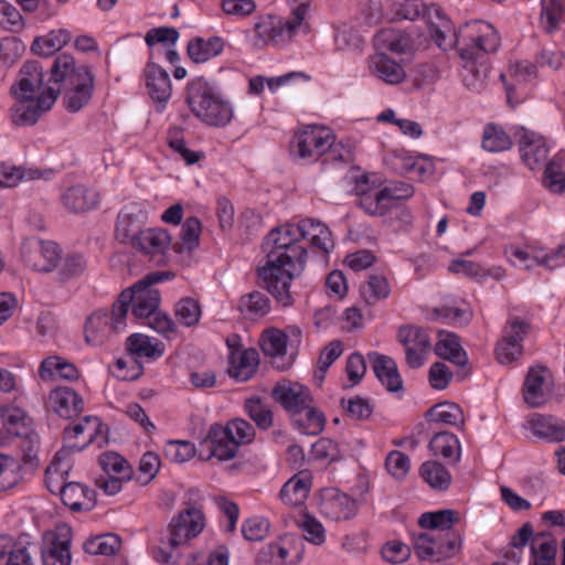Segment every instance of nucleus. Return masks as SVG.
Here are the masks:
<instances>
[{
  "label": "nucleus",
  "mask_w": 565,
  "mask_h": 565,
  "mask_svg": "<svg viewBox=\"0 0 565 565\" xmlns=\"http://www.w3.org/2000/svg\"><path fill=\"white\" fill-rule=\"evenodd\" d=\"M303 239H308L311 246L324 254L334 247L330 230L310 217L271 230L263 243L266 263L257 269L258 286L266 289L284 308L294 305L291 282L306 267L308 253L301 244Z\"/></svg>",
  "instance_id": "nucleus-1"
},
{
  "label": "nucleus",
  "mask_w": 565,
  "mask_h": 565,
  "mask_svg": "<svg viewBox=\"0 0 565 565\" xmlns=\"http://www.w3.org/2000/svg\"><path fill=\"white\" fill-rule=\"evenodd\" d=\"M50 83L36 98L13 96L14 104L10 108L11 121L19 127L33 126L39 118L50 110L62 90L64 106L71 113L82 109L90 99L94 89V77L85 65H75L72 55H58L52 66Z\"/></svg>",
  "instance_id": "nucleus-2"
},
{
  "label": "nucleus",
  "mask_w": 565,
  "mask_h": 565,
  "mask_svg": "<svg viewBox=\"0 0 565 565\" xmlns=\"http://www.w3.org/2000/svg\"><path fill=\"white\" fill-rule=\"evenodd\" d=\"M457 51L465 62L461 78L465 87L480 93L487 85L490 66L486 55L495 53L501 44L498 31L488 22H467L456 38Z\"/></svg>",
  "instance_id": "nucleus-3"
},
{
  "label": "nucleus",
  "mask_w": 565,
  "mask_h": 565,
  "mask_svg": "<svg viewBox=\"0 0 565 565\" xmlns=\"http://www.w3.org/2000/svg\"><path fill=\"white\" fill-rule=\"evenodd\" d=\"M167 273H150L131 287L121 291L118 300L113 305V328L119 332L126 328V316L131 305V312L137 319H151L160 306V291L153 287L163 281Z\"/></svg>",
  "instance_id": "nucleus-4"
},
{
  "label": "nucleus",
  "mask_w": 565,
  "mask_h": 565,
  "mask_svg": "<svg viewBox=\"0 0 565 565\" xmlns=\"http://www.w3.org/2000/svg\"><path fill=\"white\" fill-rule=\"evenodd\" d=\"M292 152L300 159L313 162L322 158V163H349L353 160L351 143L335 142V136L328 128L308 126L297 132L291 142Z\"/></svg>",
  "instance_id": "nucleus-5"
},
{
  "label": "nucleus",
  "mask_w": 565,
  "mask_h": 565,
  "mask_svg": "<svg viewBox=\"0 0 565 565\" xmlns=\"http://www.w3.org/2000/svg\"><path fill=\"white\" fill-rule=\"evenodd\" d=\"M255 435L254 426L243 418H234L226 425L214 424L200 444L199 456L202 460L213 457L220 461L231 460L239 446L250 444Z\"/></svg>",
  "instance_id": "nucleus-6"
},
{
  "label": "nucleus",
  "mask_w": 565,
  "mask_h": 565,
  "mask_svg": "<svg viewBox=\"0 0 565 565\" xmlns=\"http://www.w3.org/2000/svg\"><path fill=\"white\" fill-rule=\"evenodd\" d=\"M185 100L193 115L210 126L224 127L233 117L231 105L202 76L189 82Z\"/></svg>",
  "instance_id": "nucleus-7"
},
{
  "label": "nucleus",
  "mask_w": 565,
  "mask_h": 565,
  "mask_svg": "<svg viewBox=\"0 0 565 565\" xmlns=\"http://www.w3.org/2000/svg\"><path fill=\"white\" fill-rule=\"evenodd\" d=\"M204 527V516L201 510L188 508L174 516L169 524L167 540L161 539V544L153 551L156 561L163 564H174L178 555L172 550L186 544L191 539L198 536Z\"/></svg>",
  "instance_id": "nucleus-8"
},
{
  "label": "nucleus",
  "mask_w": 565,
  "mask_h": 565,
  "mask_svg": "<svg viewBox=\"0 0 565 565\" xmlns=\"http://www.w3.org/2000/svg\"><path fill=\"white\" fill-rule=\"evenodd\" d=\"M308 10V3H300L292 10L288 19L271 14L259 17L254 24V45L263 47L268 44L279 45L290 41L305 26L303 21Z\"/></svg>",
  "instance_id": "nucleus-9"
},
{
  "label": "nucleus",
  "mask_w": 565,
  "mask_h": 565,
  "mask_svg": "<svg viewBox=\"0 0 565 565\" xmlns=\"http://www.w3.org/2000/svg\"><path fill=\"white\" fill-rule=\"evenodd\" d=\"M413 546L419 559L439 563L460 553L462 537L457 531L420 533L414 537Z\"/></svg>",
  "instance_id": "nucleus-10"
},
{
  "label": "nucleus",
  "mask_w": 565,
  "mask_h": 565,
  "mask_svg": "<svg viewBox=\"0 0 565 565\" xmlns=\"http://www.w3.org/2000/svg\"><path fill=\"white\" fill-rule=\"evenodd\" d=\"M61 255L62 250L53 241L28 237L21 245L23 263L39 273H50L55 269L61 260Z\"/></svg>",
  "instance_id": "nucleus-11"
},
{
  "label": "nucleus",
  "mask_w": 565,
  "mask_h": 565,
  "mask_svg": "<svg viewBox=\"0 0 565 565\" xmlns=\"http://www.w3.org/2000/svg\"><path fill=\"white\" fill-rule=\"evenodd\" d=\"M73 529L67 523H58L44 535V546L41 550L43 565H71V545Z\"/></svg>",
  "instance_id": "nucleus-12"
},
{
  "label": "nucleus",
  "mask_w": 565,
  "mask_h": 565,
  "mask_svg": "<svg viewBox=\"0 0 565 565\" xmlns=\"http://www.w3.org/2000/svg\"><path fill=\"white\" fill-rule=\"evenodd\" d=\"M397 339L404 348L408 366L412 369L423 366L431 349L427 331L416 326H403L398 329Z\"/></svg>",
  "instance_id": "nucleus-13"
},
{
  "label": "nucleus",
  "mask_w": 565,
  "mask_h": 565,
  "mask_svg": "<svg viewBox=\"0 0 565 565\" xmlns=\"http://www.w3.org/2000/svg\"><path fill=\"white\" fill-rule=\"evenodd\" d=\"M553 377L545 366L530 367L523 384V398L530 407L545 405L552 396Z\"/></svg>",
  "instance_id": "nucleus-14"
},
{
  "label": "nucleus",
  "mask_w": 565,
  "mask_h": 565,
  "mask_svg": "<svg viewBox=\"0 0 565 565\" xmlns=\"http://www.w3.org/2000/svg\"><path fill=\"white\" fill-rule=\"evenodd\" d=\"M143 81L147 94L162 111L172 96V82L169 73L159 64L148 62L143 68Z\"/></svg>",
  "instance_id": "nucleus-15"
},
{
  "label": "nucleus",
  "mask_w": 565,
  "mask_h": 565,
  "mask_svg": "<svg viewBox=\"0 0 565 565\" xmlns=\"http://www.w3.org/2000/svg\"><path fill=\"white\" fill-rule=\"evenodd\" d=\"M148 221L147 210L139 203H130L119 212L115 228V237L120 243H129L141 233Z\"/></svg>",
  "instance_id": "nucleus-16"
},
{
  "label": "nucleus",
  "mask_w": 565,
  "mask_h": 565,
  "mask_svg": "<svg viewBox=\"0 0 565 565\" xmlns=\"http://www.w3.org/2000/svg\"><path fill=\"white\" fill-rule=\"evenodd\" d=\"M49 85L55 86L50 82L46 86L44 85L42 65L38 61H30L20 68L18 79L10 88V94L24 98H36Z\"/></svg>",
  "instance_id": "nucleus-17"
},
{
  "label": "nucleus",
  "mask_w": 565,
  "mask_h": 565,
  "mask_svg": "<svg viewBox=\"0 0 565 565\" xmlns=\"http://www.w3.org/2000/svg\"><path fill=\"white\" fill-rule=\"evenodd\" d=\"M413 186H404V193H396L387 186L377 189L359 200L360 206L372 216H383L393 209L396 201L408 199L413 195Z\"/></svg>",
  "instance_id": "nucleus-18"
},
{
  "label": "nucleus",
  "mask_w": 565,
  "mask_h": 565,
  "mask_svg": "<svg viewBox=\"0 0 565 565\" xmlns=\"http://www.w3.org/2000/svg\"><path fill=\"white\" fill-rule=\"evenodd\" d=\"M519 148L523 162L531 170L544 166L550 152L545 139L541 135L529 130L521 134Z\"/></svg>",
  "instance_id": "nucleus-19"
},
{
  "label": "nucleus",
  "mask_w": 565,
  "mask_h": 565,
  "mask_svg": "<svg viewBox=\"0 0 565 565\" xmlns=\"http://www.w3.org/2000/svg\"><path fill=\"white\" fill-rule=\"evenodd\" d=\"M273 396L291 416L312 403L309 388L299 383L278 384L273 390Z\"/></svg>",
  "instance_id": "nucleus-20"
},
{
  "label": "nucleus",
  "mask_w": 565,
  "mask_h": 565,
  "mask_svg": "<svg viewBox=\"0 0 565 565\" xmlns=\"http://www.w3.org/2000/svg\"><path fill=\"white\" fill-rule=\"evenodd\" d=\"M369 71L372 76L388 85L403 83L407 73L401 62L385 53H376L369 58Z\"/></svg>",
  "instance_id": "nucleus-21"
},
{
  "label": "nucleus",
  "mask_w": 565,
  "mask_h": 565,
  "mask_svg": "<svg viewBox=\"0 0 565 565\" xmlns=\"http://www.w3.org/2000/svg\"><path fill=\"white\" fill-rule=\"evenodd\" d=\"M102 428L97 417L85 416L82 422L72 428L64 429L65 447L71 450H82L90 444Z\"/></svg>",
  "instance_id": "nucleus-22"
},
{
  "label": "nucleus",
  "mask_w": 565,
  "mask_h": 565,
  "mask_svg": "<svg viewBox=\"0 0 565 565\" xmlns=\"http://www.w3.org/2000/svg\"><path fill=\"white\" fill-rule=\"evenodd\" d=\"M321 512L334 521L349 520L356 513V501L345 493L337 490L329 491L320 503Z\"/></svg>",
  "instance_id": "nucleus-23"
},
{
  "label": "nucleus",
  "mask_w": 565,
  "mask_h": 565,
  "mask_svg": "<svg viewBox=\"0 0 565 565\" xmlns=\"http://www.w3.org/2000/svg\"><path fill=\"white\" fill-rule=\"evenodd\" d=\"M49 402L53 411L64 418L76 417L84 408L83 398L68 386L52 390L49 395Z\"/></svg>",
  "instance_id": "nucleus-24"
},
{
  "label": "nucleus",
  "mask_w": 565,
  "mask_h": 565,
  "mask_svg": "<svg viewBox=\"0 0 565 565\" xmlns=\"http://www.w3.org/2000/svg\"><path fill=\"white\" fill-rule=\"evenodd\" d=\"M369 358L375 376L388 392L403 391V380L398 373L396 362L392 358L376 352L370 353Z\"/></svg>",
  "instance_id": "nucleus-25"
},
{
  "label": "nucleus",
  "mask_w": 565,
  "mask_h": 565,
  "mask_svg": "<svg viewBox=\"0 0 565 565\" xmlns=\"http://www.w3.org/2000/svg\"><path fill=\"white\" fill-rule=\"evenodd\" d=\"M529 428L539 438L554 443L565 440V422L557 417L534 414L529 419Z\"/></svg>",
  "instance_id": "nucleus-26"
},
{
  "label": "nucleus",
  "mask_w": 565,
  "mask_h": 565,
  "mask_svg": "<svg viewBox=\"0 0 565 565\" xmlns=\"http://www.w3.org/2000/svg\"><path fill=\"white\" fill-rule=\"evenodd\" d=\"M63 205L73 213L87 212L99 202V195L83 184L70 186L62 194Z\"/></svg>",
  "instance_id": "nucleus-27"
},
{
  "label": "nucleus",
  "mask_w": 565,
  "mask_h": 565,
  "mask_svg": "<svg viewBox=\"0 0 565 565\" xmlns=\"http://www.w3.org/2000/svg\"><path fill=\"white\" fill-rule=\"evenodd\" d=\"M224 46L225 42L220 36L214 35L207 39L196 36L189 41L186 52L192 62L200 64L218 56Z\"/></svg>",
  "instance_id": "nucleus-28"
},
{
  "label": "nucleus",
  "mask_w": 565,
  "mask_h": 565,
  "mask_svg": "<svg viewBox=\"0 0 565 565\" xmlns=\"http://www.w3.org/2000/svg\"><path fill=\"white\" fill-rule=\"evenodd\" d=\"M130 245L148 255L163 254L171 245V236L164 228H147Z\"/></svg>",
  "instance_id": "nucleus-29"
},
{
  "label": "nucleus",
  "mask_w": 565,
  "mask_h": 565,
  "mask_svg": "<svg viewBox=\"0 0 565 565\" xmlns=\"http://www.w3.org/2000/svg\"><path fill=\"white\" fill-rule=\"evenodd\" d=\"M42 380H53L55 377L66 381H76L79 379V371L75 364L62 356L52 355L44 359L39 370Z\"/></svg>",
  "instance_id": "nucleus-30"
},
{
  "label": "nucleus",
  "mask_w": 565,
  "mask_h": 565,
  "mask_svg": "<svg viewBox=\"0 0 565 565\" xmlns=\"http://www.w3.org/2000/svg\"><path fill=\"white\" fill-rule=\"evenodd\" d=\"M132 467L115 451H108V495L117 494L132 478Z\"/></svg>",
  "instance_id": "nucleus-31"
},
{
  "label": "nucleus",
  "mask_w": 565,
  "mask_h": 565,
  "mask_svg": "<svg viewBox=\"0 0 565 565\" xmlns=\"http://www.w3.org/2000/svg\"><path fill=\"white\" fill-rule=\"evenodd\" d=\"M310 487L309 475L306 471H300L282 486L279 492L280 499L290 507L301 505L309 494Z\"/></svg>",
  "instance_id": "nucleus-32"
},
{
  "label": "nucleus",
  "mask_w": 565,
  "mask_h": 565,
  "mask_svg": "<svg viewBox=\"0 0 565 565\" xmlns=\"http://www.w3.org/2000/svg\"><path fill=\"white\" fill-rule=\"evenodd\" d=\"M534 565H556L557 541L550 532L536 533L531 541Z\"/></svg>",
  "instance_id": "nucleus-33"
},
{
  "label": "nucleus",
  "mask_w": 565,
  "mask_h": 565,
  "mask_svg": "<svg viewBox=\"0 0 565 565\" xmlns=\"http://www.w3.org/2000/svg\"><path fill=\"white\" fill-rule=\"evenodd\" d=\"M52 174V170L23 169L6 162L0 163V185L3 188L15 186L20 181L47 180Z\"/></svg>",
  "instance_id": "nucleus-34"
},
{
  "label": "nucleus",
  "mask_w": 565,
  "mask_h": 565,
  "mask_svg": "<svg viewBox=\"0 0 565 565\" xmlns=\"http://www.w3.org/2000/svg\"><path fill=\"white\" fill-rule=\"evenodd\" d=\"M126 350L130 358H147L156 360L164 353V344L161 341L154 342L148 335L134 333L126 340Z\"/></svg>",
  "instance_id": "nucleus-35"
},
{
  "label": "nucleus",
  "mask_w": 565,
  "mask_h": 565,
  "mask_svg": "<svg viewBox=\"0 0 565 565\" xmlns=\"http://www.w3.org/2000/svg\"><path fill=\"white\" fill-rule=\"evenodd\" d=\"M435 353L445 360L458 365L466 366L468 356L460 344L458 335L451 332H440L435 347Z\"/></svg>",
  "instance_id": "nucleus-36"
},
{
  "label": "nucleus",
  "mask_w": 565,
  "mask_h": 565,
  "mask_svg": "<svg viewBox=\"0 0 565 565\" xmlns=\"http://www.w3.org/2000/svg\"><path fill=\"white\" fill-rule=\"evenodd\" d=\"M232 375L245 382L252 377L258 365V352L255 349L232 351L228 358Z\"/></svg>",
  "instance_id": "nucleus-37"
},
{
  "label": "nucleus",
  "mask_w": 565,
  "mask_h": 565,
  "mask_svg": "<svg viewBox=\"0 0 565 565\" xmlns=\"http://www.w3.org/2000/svg\"><path fill=\"white\" fill-rule=\"evenodd\" d=\"M429 450L434 456H443L450 462H458L460 459V443L457 436L449 431L436 433L429 441Z\"/></svg>",
  "instance_id": "nucleus-38"
},
{
  "label": "nucleus",
  "mask_w": 565,
  "mask_h": 565,
  "mask_svg": "<svg viewBox=\"0 0 565 565\" xmlns=\"http://www.w3.org/2000/svg\"><path fill=\"white\" fill-rule=\"evenodd\" d=\"M237 309L246 319L263 318L270 311V300L265 294L254 290L239 298Z\"/></svg>",
  "instance_id": "nucleus-39"
},
{
  "label": "nucleus",
  "mask_w": 565,
  "mask_h": 565,
  "mask_svg": "<svg viewBox=\"0 0 565 565\" xmlns=\"http://www.w3.org/2000/svg\"><path fill=\"white\" fill-rule=\"evenodd\" d=\"M71 38V33L66 29L52 30L46 35L36 38L31 50L40 56H51L66 45Z\"/></svg>",
  "instance_id": "nucleus-40"
},
{
  "label": "nucleus",
  "mask_w": 565,
  "mask_h": 565,
  "mask_svg": "<svg viewBox=\"0 0 565 565\" xmlns=\"http://www.w3.org/2000/svg\"><path fill=\"white\" fill-rule=\"evenodd\" d=\"M292 423L305 435H318L324 428V415L317 411L312 403L306 405L299 413L294 414Z\"/></svg>",
  "instance_id": "nucleus-41"
},
{
  "label": "nucleus",
  "mask_w": 565,
  "mask_h": 565,
  "mask_svg": "<svg viewBox=\"0 0 565 565\" xmlns=\"http://www.w3.org/2000/svg\"><path fill=\"white\" fill-rule=\"evenodd\" d=\"M376 40L385 49L396 54H405L412 52L415 42L409 32L395 29H385L377 33Z\"/></svg>",
  "instance_id": "nucleus-42"
},
{
  "label": "nucleus",
  "mask_w": 565,
  "mask_h": 565,
  "mask_svg": "<svg viewBox=\"0 0 565 565\" xmlns=\"http://www.w3.org/2000/svg\"><path fill=\"white\" fill-rule=\"evenodd\" d=\"M0 415L4 428L8 434L12 436H20L30 433L31 419L26 416L25 412L17 406L6 405L1 406Z\"/></svg>",
  "instance_id": "nucleus-43"
},
{
  "label": "nucleus",
  "mask_w": 565,
  "mask_h": 565,
  "mask_svg": "<svg viewBox=\"0 0 565 565\" xmlns=\"http://www.w3.org/2000/svg\"><path fill=\"white\" fill-rule=\"evenodd\" d=\"M259 345L266 355L282 358L288 352V334L280 329L268 328L262 332Z\"/></svg>",
  "instance_id": "nucleus-44"
},
{
  "label": "nucleus",
  "mask_w": 565,
  "mask_h": 565,
  "mask_svg": "<svg viewBox=\"0 0 565 565\" xmlns=\"http://www.w3.org/2000/svg\"><path fill=\"white\" fill-rule=\"evenodd\" d=\"M459 521V513L445 509L435 512L423 513L418 520L422 529L436 530L437 532L454 531L452 525Z\"/></svg>",
  "instance_id": "nucleus-45"
},
{
  "label": "nucleus",
  "mask_w": 565,
  "mask_h": 565,
  "mask_svg": "<svg viewBox=\"0 0 565 565\" xmlns=\"http://www.w3.org/2000/svg\"><path fill=\"white\" fill-rule=\"evenodd\" d=\"M426 418L431 423L447 425H462L463 413L459 405L451 402H444L430 407L426 413Z\"/></svg>",
  "instance_id": "nucleus-46"
},
{
  "label": "nucleus",
  "mask_w": 565,
  "mask_h": 565,
  "mask_svg": "<svg viewBox=\"0 0 565 565\" xmlns=\"http://www.w3.org/2000/svg\"><path fill=\"white\" fill-rule=\"evenodd\" d=\"M543 182L552 192L561 193L565 190V153H557L545 166Z\"/></svg>",
  "instance_id": "nucleus-47"
},
{
  "label": "nucleus",
  "mask_w": 565,
  "mask_h": 565,
  "mask_svg": "<svg viewBox=\"0 0 565 565\" xmlns=\"http://www.w3.org/2000/svg\"><path fill=\"white\" fill-rule=\"evenodd\" d=\"M361 296L367 305H374L386 299L391 294L390 284L384 275H369L366 282L361 287Z\"/></svg>",
  "instance_id": "nucleus-48"
},
{
  "label": "nucleus",
  "mask_w": 565,
  "mask_h": 565,
  "mask_svg": "<svg viewBox=\"0 0 565 565\" xmlns=\"http://www.w3.org/2000/svg\"><path fill=\"white\" fill-rule=\"evenodd\" d=\"M422 478L436 490H446L451 483V475L438 461H426L420 466Z\"/></svg>",
  "instance_id": "nucleus-49"
},
{
  "label": "nucleus",
  "mask_w": 565,
  "mask_h": 565,
  "mask_svg": "<svg viewBox=\"0 0 565 565\" xmlns=\"http://www.w3.org/2000/svg\"><path fill=\"white\" fill-rule=\"evenodd\" d=\"M202 231L201 222L198 217H188L181 227V243H175L172 248L175 253L184 250L192 252L200 244V234Z\"/></svg>",
  "instance_id": "nucleus-50"
},
{
  "label": "nucleus",
  "mask_w": 565,
  "mask_h": 565,
  "mask_svg": "<svg viewBox=\"0 0 565 565\" xmlns=\"http://www.w3.org/2000/svg\"><path fill=\"white\" fill-rule=\"evenodd\" d=\"M68 469L70 467L62 461L61 451L56 452L45 470V483L51 493H62L67 483L65 476L68 475Z\"/></svg>",
  "instance_id": "nucleus-51"
},
{
  "label": "nucleus",
  "mask_w": 565,
  "mask_h": 565,
  "mask_svg": "<svg viewBox=\"0 0 565 565\" xmlns=\"http://www.w3.org/2000/svg\"><path fill=\"white\" fill-rule=\"evenodd\" d=\"M564 13L561 0H541L540 22L547 33H553L559 28Z\"/></svg>",
  "instance_id": "nucleus-52"
},
{
  "label": "nucleus",
  "mask_w": 565,
  "mask_h": 565,
  "mask_svg": "<svg viewBox=\"0 0 565 565\" xmlns=\"http://www.w3.org/2000/svg\"><path fill=\"white\" fill-rule=\"evenodd\" d=\"M512 147V140L504 129L498 125H487L482 136V148L489 152H500L509 150Z\"/></svg>",
  "instance_id": "nucleus-53"
},
{
  "label": "nucleus",
  "mask_w": 565,
  "mask_h": 565,
  "mask_svg": "<svg viewBox=\"0 0 565 565\" xmlns=\"http://www.w3.org/2000/svg\"><path fill=\"white\" fill-rule=\"evenodd\" d=\"M167 143L174 152L182 157L186 164H194L204 157L203 152L193 151L186 147L183 138V129L180 127L174 126L169 128Z\"/></svg>",
  "instance_id": "nucleus-54"
},
{
  "label": "nucleus",
  "mask_w": 565,
  "mask_h": 565,
  "mask_svg": "<svg viewBox=\"0 0 565 565\" xmlns=\"http://www.w3.org/2000/svg\"><path fill=\"white\" fill-rule=\"evenodd\" d=\"M409 78L416 89H425L434 86L439 81L440 72L433 63H419L411 70Z\"/></svg>",
  "instance_id": "nucleus-55"
},
{
  "label": "nucleus",
  "mask_w": 565,
  "mask_h": 565,
  "mask_svg": "<svg viewBox=\"0 0 565 565\" xmlns=\"http://www.w3.org/2000/svg\"><path fill=\"white\" fill-rule=\"evenodd\" d=\"M19 443L18 448L21 451L22 462L24 466L35 469L39 467V449H40V437L33 430L30 429L29 434L18 436Z\"/></svg>",
  "instance_id": "nucleus-56"
},
{
  "label": "nucleus",
  "mask_w": 565,
  "mask_h": 565,
  "mask_svg": "<svg viewBox=\"0 0 565 565\" xmlns=\"http://www.w3.org/2000/svg\"><path fill=\"white\" fill-rule=\"evenodd\" d=\"M106 313L98 310L92 313L85 323L84 337L87 344L102 345L105 340Z\"/></svg>",
  "instance_id": "nucleus-57"
},
{
  "label": "nucleus",
  "mask_w": 565,
  "mask_h": 565,
  "mask_svg": "<svg viewBox=\"0 0 565 565\" xmlns=\"http://www.w3.org/2000/svg\"><path fill=\"white\" fill-rule=\"evenodd\" d=\"M245 412L255 422L259 429H268L273 425V413L260 398H247L244 404Z\"/></svg>",
  "instance_id": "nucleus-58"
},
{
  "label": "nucleus",
  "mask_w": 565,
  "mask_h": 565,
  "mask_svg": "<svg viewBox=\"0 0 565 565\" xmlns=\"http://www.w3.org/2000/svg\"><path fill=\"white\" fill-rule=\"evenodd\" d=\"M565 246L561 245L556 249L550 253L543 254L542 252H535L531 255V259L525 263V269L530 270L534 265L544 266L545 268L553 270L557 267L565 265Z\"/></svg>",
  "instance_id": "nucleus-59"
},
{
  "label": "nucleus",
  "mask_w": 565,
  "mask_h": 565,
  "mask_svg": "<svg viewBox=\"0 0 565 565\" xmlns=\"http://www.w3.org/2000/svg\"><path fill=\"white\" fill-rule=\"evenodd\" d=\"M436 14L441 20L440 25H435L434 23L429 26V33L434 42L438 45L441 50H448L454 46L457 47V41L456 38L459 34L458 32H452L450 30L449 22L440 15V11L438 9H435Z\"/></svg>",
  "instance_id": "nucleus-60"
},
{
  "label": "nucleus",
  "mask_w": 565,
  "mask_h": 565,
  "mask_svg": "<svg viewBox=\"0 0 565 565\" xmlns=\"http://www.w3.org/2000/svg\"><path fill=\"white\" fill-rule=\"evenodd\" d=\"M20 463L11 456L0 454V491L13 488L19 480Z\"/></svg>",
  "instance_id": "nucleus-61"
},
{
  "label": "nucleus",
  "mask_w": 565,
  "mask_h": 565,
  "mask_svg": "<svg viewBox=\"0 0 565 565\" xmlns=\"http://www.w3.org/2000/svg\"><path fill=\"white\" fill-rule=\"evenodd\" d=\"M175 317L185 327L196 324L201 317L200 303L193 298H183L175 305Z\"/></svg>",
  "instance_id": "nucleus-62"
},
{
  "label": "nucleus",
  "mask_w": 565,
  "mask_h": 565,
  "mask_svg": "<svg viewBox=\"0 0 565 565\" xmlns=\"http://www.w3.org/2000/svg\"><path fill=\"white\" fill-rule=\"evenodd\" d=\"M0 25L14 33L22 31L24 28L20 11L7 0H0Z\"/></svg>",
  "instance_id": "nucleus-63"
},
{
  "label": "nucleus",
  "mask_w": 565,
  "mask_h": 565,
  "mask_svg": "<svg viewBox=\"0 0 565 565\" xmlns=\"http://www.w3.org/2000/svg\"><path fill=\"white\" fill-rule=\"evenodd\" d=\"M33 546L34 545L29 541L28 535H20L4 565H32L30 548Z\"/></svg>",
  "instance_id": "nucleus-64"
}]
</instances>
